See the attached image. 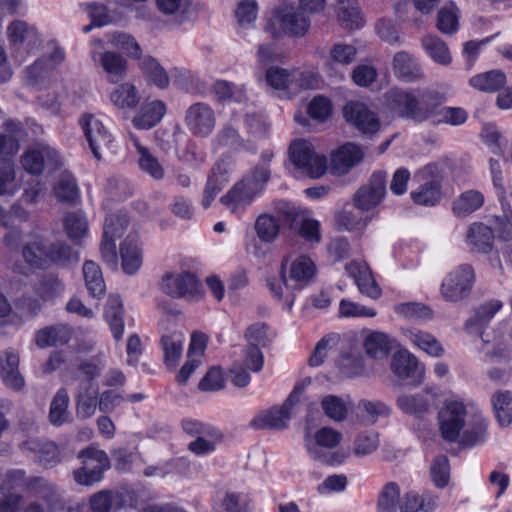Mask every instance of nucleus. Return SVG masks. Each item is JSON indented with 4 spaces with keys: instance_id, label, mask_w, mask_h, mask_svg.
<instances>
[{
    "instance_id": "nucleus-6",
    "label": "nucleus",
    "mask_w": 512,
    "mask_h": 512,
    "mask_svg": "<svg viewBox=\"0 0 512 512\" xmlns=\"http://www.w3.org/2000/svg\"><path fill=\"white\" fill-rule=\"evenodd\" d=\"M475 280L474 269L469 264H461L450 272L441 285V293L445 300L458 302L471 293Z\"/></svg>"
},
{
    "instance_id": "nucleus-12",
    "label": "nucleus",
    "mask_w": 512,
    "mask_h": 512,
    "mask_svg": "<svg viewBox=\"0 0 512 512\" xmlns=\"http://www.w3.org/2000/svg\"><path fill=\"white\" fill-rule=\"evenodd\" d=\"M187 129L197 137H207L215 127L216 119L212 108L203 102L188 107L184 117Z\"/></svg>"
},
{
    "instance_id": "nucleus-36",
    "label": "nucleus",
    "mask_w": 512,
    "mask_h": 512,
    "mask_svg": "<svg viewBox=\"0 0 512 512\" xmlns=\"http://www.w3.org/2000/svg\"><path fill=\"white\" fill-rule=\"evenodd\" d=\"M184 336L173 332L161 337L160 344L164 353V363L168 368H175L183 351Z\"/></svg>"
},
{
    "instance_id": "nucleus-51",
    "label": "nucleus",
    "mask_w": 512,
    "mask_h": 512,
    "mask_svg": "<svg viewBox=\"0 0 512 512\" xmlns=\"http://www.w3.org/2000/svg\"><path fill=\"white\" fill-rule=\"evenodd\" d=\"M414 203L425 206H433L441 198V186L437 181H430L420 186L418 191L411 193Z\"/></svg>"
},
{
    "instance_id": "nucleus-9",
    "label": "nucleus",
    "mask_w": 512,
    "mask_h": 512,
    "mask_svg": "<svg viewBox=\"0 0 512 512\" xmlns=\"http://www.w3.org/2000/svg\"><path fill=\"white\" fill-rule=\"evenodd\" d=\"M466 407L462 402H447L438 413L439 427L442 437L448 442H455L465 427Z\"/></svg>"
},
{
    "instance_id": "nucleus-3",
    "label": "nucleus",
    "mask_w": 512,
    "mask_h": 512,
    "mask_svg": "<svg viewBox=\"0 0 512 512\" xmlns=\"http://www.w3.org/2000/svg\"><path fill=\"white\" fill-rule=\"evenodd\" d=\"M82 466L73 471L74 481L83 486H92L103 479L104 472L110 468L107 453L93 446H88L78 453Z\"/></svg>"
},
{
    "instance_id": "nucleus-21",
    "label": "nucleus",
    "mask_w": 512,
    "mask_h": 512,
    "mask_svg": "<svg viewBox=\"0 0 512 512\" xmlns=\"http://www.w3.org/2000/svg\"><path fill=\"white\" fill-rule=\"evenodd\" d=\"M346 273L354 279L359 291L372 299L381 296V288L372 276L371 270L366 263L351 261L345 266Z\"/></svg>"
},
{
    "instance_id": "nucleus-38",
    "label": "nucleus",
    "mask_w": 512,
    "mask_h": 512,
    "mask_svg": "<svg viewBox=\"0 0 512 512\" xmlns=\"http://www.w3.org/2000/svg\"><path fill=\"white\" fill-rule=\"evenodd\" d=\"M133 142L139 155L138 163L140 169L154 180H162L165 176V170L159 160L148 148L142 146L137 139H134Z\"/></svg>"
},
{
    "instance_id": "nucleus-63",
    "label": "nucleus",
    "mask_w": 512,
    "mask_h": 512,
    "mask_svg": "<svg viewBox=\"0 0 512 512\" xmlns=\"http://www.w3.org/2000/svg\"><path fill=\"white\" fill-rule=\"evenodd\" d=\"M332 112V104L330 100L324 96L314 97L308 107L307 113L313 120L318 122L325 121Z\"/></svg>"
},
{
    "instance_id": "nucleus-44",
    "label": "nucleus",
    "mask_w": 512,
    "mask_h": 512,
    "mask_svg": "<svg viewBox=\"0 0 512 512\" xmlns=\"http://www.w3.org/2000/svg\"><path fill=\"white\" fill-rule=\"evenodd\" d=\"M496 418L501 426L512 422V394L509 391H497L491 399Z\"/></svg>"
},
{
    "instance_id": "nucleus-53",
    "label": "nucleus",
    "mask_w": 512,
    "mask_h": 512,
    "mask_svg": "<svg viewBox=\"0 0 512 512\" xmlns=\"http://www.w3.org/2000/svg\"><path fill=\"white\" fill-rule=\"evenodd\" d=\"M274 337L275 333L271 328L260 322L250 325L245 332V338L249 345H255L256 347H266L273 341Z\"/></svg>"
},
{
    "instance_id": "nucleus-33",
    "label": "nucleus",
    "mask_w": 512,
    "mask_h": 512,
    "mask_svg": "<svg viewBox=\"0 0 512 512\" xmlns=\"http://www.w3.org/2000/svg\"><path fill=\"white\" fill-rule=\"evenodd\" d=\"M315 265L308 257L301 256L292 262L289 270L291 289H301L308 285L315 274Z\"/></svg>"
},
{
    "instance_id": "nucleus-4",
    "label": "nucleus",
    "mask_w": 512,
    "mask_h": 512,
    "mask_svg": "<svg viewBox=\"0 0 512 512\" xmlns=\"http://www.w3.org/2000/svg\"><path fill=\"white\" fill-rule=\"evenodd\" d=\"M289 158L295 167L311 178H320L327 170V159L316 153L313 145L304 139L293 141L288 149Z\"/></svg>"
},
{
    "instance_id": "nucleus-49",
    "label": "nucleus",
    "mask_w": 512,
    "mask_h": 512,
    "mask_svg": "<svg viewBox=\"0 0 512 512\" xmlns=\"http://www.w3.org/2000/svg\"><path fill=\"white\" fill-rule=\"evenodd\" d=\"M7 36L11 43L20 44L26 41L35 42L37 32L35 27L28 25L25 21L15 20L7 27Z\"/></svg>"
},
{
    "instance_id": "nucleus-35",
    "label": "nucleus",
    "mask_w": 512,
    "mask_h": 512,
    "mask_svg": "<svg viewBox=\"0 0 512 512\" xmlns=\"http://www.w3.org/2000/svg\"><path fill=\"white\" fill-rule=\"evenodd\" d=\"M405 336L414 345L433 357H440L444 354L442 344L428 332H424L415 328L407 329Z\"/></svg>"
},
{
    "instance_id": "nucleus-39",
    "label": "nucleus",
    "mask_w": 512,
    "mask_h": 512,
    "mask_svg": "<svg viewBox=\"0 0 512 512\" xmlns=\"http://www.w3.org/2000/svg\"><path fill=\"white\" fill-rule=\"evenodd\" d=\"M83 276L89 293L96 298H100L106 291V285L103 279L100 266L91 261H85L83 265Z\"/></svg>"
},
{
    "instance_id": "nucleus-18",
    "label": "nucleus",
    "mask_w": 512,
    "mask_h": 512,
    "mask_svg": "<svg viewBox=\"0 0 512 512\" xmlns=\"http://www.w3.org/2000/svg\"><path fill=\"white\" fill-rule=\"evenodd\" d=\"M92 59L98 63L111 83L121 82L128 70L127 60L115 51L92 52Z\"/></svg>"
},
{
    "instance_id": "nucleus-32",
    "label": "nucleus",
    "mask_w": 512,
    "mask_h": 512,
    "mask_svg": "<svg viewBox=\"0 0 512 512\" xmlns=\"http://www.w3.org/2000/svg\"><path fill=\"white\" fill-rule=\"evenodd\" d=\"M336 15L344 29L354 30L363 26L361 12L355 0H337Z\"/></svg>"
},
{
    "instance_id": "nucleus-37",
    "label": "nucleus",
    "mask_w": 512,
    "mask_h": 512,
    "mask_svg": "<svg viewBox=\"0 0 512 512\" xmlns=\"http://www.w3.org/2000/svg\"><path fill=\"white\" fill-rule=\"evenodd\" d=\"M421 46L425 52L440 65H449L452 61L447 44L438 36L428 34L421 38Z\"/></svg>"
},
{
    "instance_id": "nucleus-61",
    "label": "nucleus",
    "mask_w": 512,
    "mask_h": 512,
    "mask_svg": "<svg viewBox=\"0 0 512 512\" xmlns=\"http://www.w3.org/2000/svg\"><path fill=\"white\" fill-rule=\"evenodd\" d=\"M459 22L454 7H443L438 11L436 27L442 34L452 35L458 30Z\"/></svg>"
},
{
    "instance_id": "nucleus-19",
    "label": "nucleus",
    "mask_w": 512,
    "mask_h": 512,
    "mask_svg": "<svg viewBox=\"0 0 512 512\" xmlns=\"http://www.w3.org/2000/svg\"><path fill=\"white\" fill-rule=\"evenodd\" d=\"M19 362V355L12 349L0 353L1 379L7 388L16 392L25 386V379L19 371Z\"/></svg>"
},
{
    "instance_id": "nucleus-30",
    "label": "nucleus",
    "mask_w": 512,
    "mask_h": 512,
    "mask_svg": "<svg viewBox=\"0 0 512 512\" xmlns=\"http://www.w3.org/2000/svg\"><path fill=\"white\" fill-rule=\"evenodd\" d=\"M123 271L128 275L135 274L142 264L141 251L135 235H128L120 246Z\"/></svg>"
},
{
    "instance_id": "nucleus-17",
    "label": "nucleus",
    "mask_w": 512,
    "mask_h": 512,
    "mask_svg": "<svg viewBox=\"0 0 512 512\" xmlns=\"http://www.w3.org/2000/svg\"><path fill=\"white\" fill-rule=\"evenodd\" d=\"M294 414L295 408L284 401L280 407H272L253 418L250 425L255 429L282 430L288 427V422Z\"/></svg>"
},
{
    "instance_id": "nucleus-2",
    "label": "nucleus",
    "mask_w": 512,
    "mask_h": 512,
    "mask_svg": "<svg viewBox=\"0 0 512 512\" xmlns=\"http://www.w3.org/2000/svg\"><path fill=\"white\" fill-rule=\"evenodd\" d=\"M342 440V434L330 427L319 429L314 436V441L306 444L309 456L325 465L342 464L349 457V450L335 451V448Z\"/></svg>"
},
{
    "instance_id": "nucleus-64",
    "label": "nucleus",
    "mask_w": 512,
    "mask_h": 512,
    "mask_svg": "<svg viewBox=\"0 0 512 512\" xmlns=\"http://www.w3.org/2000/svg\"><path fill=\"white\" fill-rule=\"evenodd\" d=\"M379 445L378 434L364 432L359 434L354 441L353 453L356 456H365L374 452Z\"/></svg>"
},
{
    "instance_id": "nucleus-24",
    "label": "nucleus",
    "mask_w": 512,
    "mask_h": 512,
    "mask_svg": "<svg viewBox=\"0 0 512 512\" xmlns=\"http://www.w3.org/2000/svg\"><path fill=\"white\" fill-rule=\"evenodd\" d=\"M363 158L362 150L355 144L347 143L331 157V169L336 174H345Z\"/></svg>"
},
{
    "instance_id": "nucleus-41",
    "label": "nucleus",
    "mask_w": 512,
    "mask_h": 512,
    "mask_svg": "<svg viewBox=\"0 0 512 512\" xmlns=\"http://www.w3.org/2000/svg\"><path fill=\"white\" fill-rule=\"evenodd\" d=\"M469 82L475 89L491 93L505 85L506 75L501 70H491L472 77Z\"/></svg>"
},
{
    "instance_id": "nucleus-13",
    "label": "nucleus",
    "mask_w": 512,
    "mask_h": 512,
    "mask_svg": "<svg viewBox=\"0 0 512 512\" xmlns=\"http://www.w3.org/2000/svg\"><path fill=\"white\" fill-rule=\"evenodd\" d=\"M49 240L39 233L27 235L21 247L24 262L32 269L46 270Z\"/></svg>"
},
{
    "instance_id": "nucleus-55",
    "label": "nucleus",
    "mask_w": 512,
    "mask_h": 512,
    "mask_svg": "<svg viewBox=\"0 0 512 512\" xmlns=\"http://www.w3.org/2000/svg\"><path fill=\"white\" fill-rule=\"evenodd\" d=\"M398 407L406 414L421 416L428 412L430 404L422 395H402L397 399Z\"/></svg>"
},
{
    "instance_id": "nucleus-62",
    "label": "nucleus",
    "mask_w": 512,
    "mask_h": 512,
    "mask_svg": "<svg viewBox=\"0 0 512 512\" xmlns=\"http://www.w3.org/2000/svg\"><path fill=\"white\" fill-rule=\"evenodd\" d=\"M357 56V49L350 44L336 43L334 44L329 52V61L332 63L348 66Z\"/></svg>"
},
{
    "instance_id": "nucleus-15",
    "label": "nucleus",
    "mask_w": 512,
    "mask_h": 512,
    "mask_svg": "<svg viewBox=\"0 0 512 512\" xmlns=\"http://www.w3.org/2000/svg\"><path fill=\"white\" fill-rule=\"evenodd\" d=\"M23 168L30 174L39 175L44 167L52 169L60 165L58 153L48 146H38L27 150L21 157Z\"/></svg>"
},
{
    "instance_id": "nucleus-56",
    "label": "nucleus",
    "mask_w": 512,
    "mask_h": 512,
    "mask_svg": "<svg viewBox=\"0 0 512 512\" xmlns=\"http://www.w3.org/2000/svg\"><path fill=\"white\" fill-rule=\"evenodd\" d=\"M357 411L361 417L369 423H375L378 417L388 416L389 407L381 401L360 400L357 404Z\"/></svg>"
},
{
    "instance_id": "nucleus-50",
    "label": "nucleus",
    "mask_w": 512,
    "mask_h": 512,
    "mask_svg": "<svg viewBox=\"0 0 512 512\" xmlns=\"http://www.w3.org/2000/svg\"><path fill=\"white\" fill-rule=\"evenodd\" d=\"M430 478L433 484L439 488H445L450 481L449 459L445 455H438L430 466Z\"/></svg>"
},
{
    "instance_id": "nucleus-7",
    "label": "nucleus",
    "mask_w": 512,
    "mask_h": 512,
    "mask_svg": "<svg viewBox=\"0 0 512 512\" xmlns=\"http://www.w3.org/2000/svg\"><path fill=\"white\" fill-rule=\"evenodd\" d=\"M387 173L374 172L368 182L362 185L354 194L353 204L361 211H370L377 207L386 195Z\"/></svg>"
},
{
    "instance_id": "nucleus-25",
    "label": "nucleus",
    "mask_w": 512,
    "mask_h": 512,
    "mask_svg": "<svg viewBox=\"0 0 512 512\" xmlns=\"http://www.w3.org/2000/svg\"><path fill=\"white\" fill-rule=\"evenodd\" d=\"M73 335V329L67 324H56L36 333L35 341L38 347L62 346L67 344Z\"/></svg>"
},
{
    "instance_id": "nucleus-54",
    "label": "nucleus",
    "mask_w": 512,
    "mask_h": 512,
    "mask_svg": "<svg viewBox=\"0 0 512 512\" xmlns=\"http://www.w3.org/2000/svg\"><path fill=\"white\" fill-rule=\"evenodd\" d=\"M54 193L61 202H74L78 197V187L75 178L69 173H62L54 186Z\"/></svg>"
},
{
    "instance_id": "nucleus-14",
    "label": "nucleus",
    "mask_w": 512,
    "mask_h": 512,
    "mask_svg": "<svg viewBox=\"0 0 512 512\" xmlns=\"http://www.w3.org/2000/svg\"><path fill=\"white\" fill-rule=\"evenodd\" d=\"M391 370L409 385H419L424 378V367L408 351H398L393 355Z\"/></svg>"
},
{
    "instance_id": "nucleus-10",
    "label": "nucleus",
    "mask_w": 512,
    "mask_h": 512,
    "mask_svg": "<svg viewBox=\"0 0 512 512\" xmlns=\"http://www.w3.org/2000/svg\"><path fill=\"white\" fill-rule=\"evenodd\" d=\"M89 148L96 159H101V153L106 152L112 142V136L103 123L93 114L85 113L79 118Z\"/></svg>"
},
{
    "instance_id": "nucleus-47",
    "label": "nucleus",
    "mask_w": 512,
    "mask_h": 512,
    "mask_svg": "<svg viewBox=\"0 0 512 512\" xmlns=\"http://www.w3.org/2000/svg\"><path fill=\"white\" fill-rule=\"evenodd\" d=\"M143 74L157 87L164 89L169 85V77L164 68L151 56L144 57L140 62Z\"/></svg>"
},
{
    "instance_id": "nucleus-46",
    "label": "nucleus",
    "mask_w": 512,
    "mask_h": 512,
    "mask_svg": "<svg viewBox=\"0 0 512 512\" xmlns=\"http://www.w3.org/2000/svg\"><path fill=\"white\" fill-rule=\"evenodd\" d=\"M63 225L66 235L73 241L88 234V221L81 211L67 213Z\"/></svg>"
},
{
    "instance_id": "nucleus-43",
    "label": "nucleus",
    "mask_w": 512,
    "mask_h": 512,
    "mask_svg": "<svg viewBox=\"0 0 512 512\" xmlns=\"http://www.w3.org/2000/svg\"><path fill=\"white\" fill-rule=\"evenodd\" d=\"M68 404L67 390L65 388L59 389L50 404L49 420L52 425L60 426L70 420V414L67 411Z\"/></svg>"
},
{
    "instance_id": "nucleus-48",
    "label": "nucleus",
    "mask_w": 512,
    "mask_h": 512,
    "mask_svg": "<svg viewBox=\"0 0 512 512\" xmlns=\"http://www.w3.org/2000/svg\"><path fill=\"white\" fill-rule=\"evenodd\" d=\"M398 315L410 321H426L432 318V310L429 306L418 302L400 303L394 306Z\"/></svg>"
},
{
    "instance_id": "nucleus-20",
    "label": "nucleus",
    "mask_w": 512,
    "mask_h": 512,
    "mask_svg": "<svg viewBox=\"0 0 512 512\" xmlns=\"http://www.w3.org/2000/svg\"><path fill=\"white\" fill-rule=\"evenodd\" d=\"M393 71L398 79L407 83L418 82L425 76L421 63L407 51H399L394 55Z\"/></svg>"
},
{
    "instance_id": "nucleus-58",
    "label": "nucleus",
    "mask_w": 512,
    "mask_h": 512,
    "mask_svg": "<svg viewBox=\"0 0 512 512\" xmlns=\"http://www.w3.org/2000/svg\"><path fill=\"white\" fill-rule=\"evenodd\" d=\"M18 190L15 165L5 162L0 165V196H12Z\"/></svg>"
},
{
    "instance_id": "nucleus-40",
    "label": "nucleus",
    "mask_w": 512,
    "mask_h": 512,
    "mask_svg": "<svg viewBox=\"0 0 512 512\" xmlns=\"http://www.w3.org/2000/svg\"><path fill=\"white\" fill-rule=\"evenodd\" d=\"M363 345L366 354L373 359L386 358L391 351L390 339L383 332H371L366 336Z\"/></svg>"
},
{
    "instance_id": "nucleus-16",
    "label": "nucleus",
    "mask_w": 512,
    "mask_h": 512,
    "mask_svg": "<svg viewBox=\"0 0 512 512\" xmlns=\"http://www.w3.org/2000/svg\"><path fill=\"white\" fill-rule=\"evenodd\" d=\"M258 195L257 188L251 186L244 178L236 182L231 189L220 198V202L233 214H241Z\"/></svg>"
},
{
    "instance_id": "nucleus-11",
    "label": "nucleus",
    "mask_w": 512,
    "mask_h": 512,
    "mask_svg": "<svg viewBox=\"0 0 512 512\" xmlns=\"http://www.w3.org/2000/svg\"><path fill=\"white\" fill-rule=\"evenodd\" d=\"M347 122L355 126L363 134H375L379 131L381 122L377 114L359 101H350L343 108Z\"/></svg>"
},
{
    "instance_id": "nucleus-22",
    "label": "nucleus",
    "mask_w": 512,
    "mask_h": 512,
    "mask_svg": "<svg viewBox=\"0 0 512 512\" xmlns=\"http://www.w3.org/2000/svg\"><path fill=\"white\" fill-rule=\"evenodd\" d=\"M23 450L35 453L36 461L48 468L60 462V450L53 442L30 438L21 444Z\"/></svg>"
},
{
    "instance_id": "nucleus-1",
    "label": "nucleus",
    "mask_w": 512,
    "mask_h": 512,
    "mask_svg": "<svg viewBox=\"0 0 512 512\" xmlns=\"http://www.w3.org/2000/svg\"><path fill=\"white\" fill-rule=\"evenodd\" d=\"M386 104L400 118L423 123L461 125L468 118L460 107H442L444 97L435 90H402L392 88L385 93Z\"/></svg>"
},
{
    "instance_id": "nucleus-29",
    "label": "nucleus",
    "mask_w": 512,
    "mask_h": 512,
    "mask_svg": "<svg viewBox=\"0 0 512 512\" xmlns=\"http://www.w3.org/2000/svg\"><path fill=\"white\" fill-rule=\"evenodd\" d=\"M503 303L500 300L492 299L475 309L474 315L465 323V329L468 332H476L482 335V329L489 323L494 315L502 308Z\"/></svg>"
},
{
    "instance_id": "nucleus-31",
    "label": "nucleus",
    "mask_w": 512,
    "mask_h": 512,
    "mask_svg": "<svg viewBox=\"0 0 512 512\" xmlns=\"http://www.w3.org/2000/svg\"><path fill=\"white\" fill-rule=\"evenodd\" d=\"M99 400L98 388L92 383H82L76 396L77 415L83 419L94 415Z\"/></svg>"
},
{
    "instance_id": "nucleus-28",
    "label": "nucleus",
    "mask_w": 512,
    "mask_h": 512,
    "mask_svg": "<svg viewBox=\"0 0 512 512\" xmlns=\"http://www.w3.org/2000/svg\"><path fill=\"white\" fill-rule=\"evenodd\" d=\"M166 113V105L160 100L144 104L133 118V124L139 128L148 130L157 125Z\"/></svg>"
},
{
    "instance_id": "nucleus-60",
    "label": "nucleus",
    "mask_w": 512,
    "mask_h": 512,
    "mask_svg": "<svg viewBox=\"0 0 512 512\" xmlns=\"http://www.w3.org/2000/svg\"><path fill=\"white\" fill-rule=\"evenodd\" d=\"M325 414L334 421H342L346 418L348 409L343 399L335 395H327L321 401Z\"/></svg>"
},
{
    "instance_id": "nucleus-42",
    "label": "nucleus",
    "mask_w": 512,
    "mask_h": 512,
    "mask_svg": "<svg viewBox=\"0 0 512 512\" xmlns=\"http://www.w3.org/2000/svg\"><path fill=\"white\" fill-rule=\"evenodd\" d=\"M399 502V485L396 482H388L378 494L376 512H398Z\"/></svg>"
},
{
    "instance_id": "nucleus-27",
    "label": "nucleus",
    "mask_w": 512,
    "mask_h": 512,
    "mask_svg": "<svg viewBox=\"0 0 512 512\" xmlns=\"http://www.w3.org/2000/svg\"><path fill=\"white\" fill-rule=\"evenodd\" d=\"M485 198L478 190H467L457 196L452 202V212L458 218H464L479 210Z\"/></svg>"
},
{
    "instance_id": "nucleus-23",
    "label": "nucleus",
    "mask_w": 512,
    "mask_h": 512,
    "mask_svg": "<svg viewBox=\"0 0 512 512\" xmlns=\"http://www.w3.org/2000/svg\"><path fill=\"white\" fill-rule=\"evenodd\" d=\"M466 242L471 251L487 254L493 248L494 232L484 223L474 222L467 229Z\"/></svg>"
},
{
    "instance_id": "nucleus-34",
    "label": "nucleus",
    "mask_w": 512,
    "mask_h": 512,
    "mask_svg": "<svg viewBox=\"0 0 512 512\" xmlns=\"http://www.w3.org/2000/svg\"><path fill=\"white\" fill-rule=\"evenodd\" d=\"M104 316L115 340H120L124 332L123 304L120 296L111 295L105 306Z\"/></svg>"
},
{
    "instance_id": "nucleus-52",
    "label": "nucleus",
    "mask_w": 512,
    "mask_h": 512,
    "mask_svg": "<svg viewBox=\"0 0 512 512\" xmlns=\"http://www.w3.org/2000/svg\"><path fill=\"white\" fill-rule=\"evenodd\" d=\"M110 99L114 105L120 108H133L140 101L135 86L129 83H124L117 87L111 93Z\"/></svg>"
},
{
    "instance_id": "nucleus-8",
    "label": "nucleus",
    "mask_w": 512,
    "mask_h": 512,
    "mask_svg": "<svg viewBox=\"0 0 512 512\" xmlns=\"http://www.w3.org/2000/svg\"><path fill=\"white\" fill-rule=\"evenodd\" d=\"M161 289L173 298L198 299L202 294L201 284L190 272L165 274Z\"/></svg>"
},
{
    "instance_id": "nucleus-26",
    "label": "nucleus",
    "mask_w": 512,
    "mask_h": 512,
    "mask_svg": "<svg viewBox=\"0 0 512 512\" xmlns=\"http://www.w3.org/2000/svg\"><path fill=\"white\" fill-rule=\"evenodd\" d=\"M79 262V253L62 240L49 241L47 269L52 266L70 267Z\"/></svg>"
},
{
    "instance_id": "nucleus-59",
    "label": "nucleus",
    "mask_w": 512,
    "mask_h": 512,
    "mask_svg": "<svg viewBox=\"0 0 512 512\" xmlns=\"http://www.w3.org/2000/svg\"><path fill=\"white\" fill-rule=\"evenodd\" d=\"M63 289V282L57 275L51 273L41 278L37 287V293L43 300H51L59 296Z\"/></svg>"
},
{
    "instance_id": "nucleus-5",
    "label": "nucleus",
    "mask_w": 512,
    "mask_h": 512,
    "mask_svg": "<svg viewBox=\"0 0 512 512\" xmlns=\"http://www.w3.org/2000/svg\"><path fill=\"white\" fill-rule=\"evenodd\" d=\"M274 22L280 24L284 33L292 36H303L310 27L309 19L302 11L293 6L279 7L274 11L272 19L267 23L265 30L270 32L273 37H278L280 31L274 28Z\"/></svg>"
},
{
    "instance_id": "nucleus-57",
    "label": "nucleus",
    "mask_w": 512,
    "mask_h": 512,
    "mask_svg": "<svg viewBox=\"0 0 512 512\" xmlns=\"http://www.w3.org/2000/svg\"><path fill=\"white\" fill-rule=\"evenodd\" d=\"M265 80L276 90L293 88V71L273 66L267 69Z\"/></svg>"
},
{
    "instance_id": "nucleus-45",
    "label": "nucleus",
    "mask_w": 512,
    "mask_h": 512,
    "mask_svg": "<svg viewBox=\"0 0 512 512\" xmlns=\"http://www.w3.org/2000/svg\"><path fill=\"white\" fill-rule=\"evenodd\" d=\"M254 228L261 242H273L279 233V220L270 214H261L257 217Z\"/></svg>"
}]
</instances>
